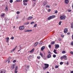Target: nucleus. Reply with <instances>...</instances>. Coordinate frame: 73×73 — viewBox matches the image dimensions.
I'll list each match as a JSON object with an SVG mask.
<instances>
[{
    "instance_id": "44",
    "label": "nucleus",
    "mask_w": 73,
    "mask_h": 73,
    "mask_svg": "<svg viewBox=\"0 0 73 73\" xmlns=\"http://www.w3.org/2000/svg\"><path fill=\"white\" fill-rule=\"evenodd\" d=\"M58 12V11H57L56 10L55 11V13H57Z\"/></svg>"
},
{
    "instance_id": "56",
    "label": "nucleus",
    "mask_w": 73,
    "mask_h": 73,
    "mask_svg": "<svg viewBox=\"0 0 73 73\" xmlns=\"http://www.w3.org/2000/svg\"><path fill=\"white\" fill-rule=\"evenodd\" d=\"M68 12H71V10L69 9L68 10Z\"/></svg>"
},
{
    "instance_id": "32",
    "label": "nucleus",
    "mask_w": 73,
    "mask_h": 73,
    "mask_svg": "<svg viewBox=\"0 0 73 73\" xmlns=\"http://www.w3.org/2000/svg\"><path fill=\"white\" fill-rule=\"evenodd\" d=\"M13 0H10V3H13Z\"/></svg>"
},
{
    "instance_id": "47",
    "label": "nucleus",
    "mask_w": 73,
    "mask_h": 73,
    "mask_svg": "<svg viewBox=\"0 0 73 73\" xmlns=\"http://www.w3.org/2000/svg\"><path fill=\"white\" fill-rule=\"evenodd\" d=\"M71 45H73V41L71 42Z\"/></svg>"
},
{
    "instance_id": "5",
    "label": "nucleus",
    "mask_w": 73,
    "mask_h": 73,
    "mask_svg": "<svg viewBox=\"0 0 73 73\" xmlns=\"http://www.w3.org/2000/svg\"><path fill=\"white\" fill-rule=\"evenodd\" d=\"M25 27L24 26H22L20 27H19V30H23V29H24Z\"/></svg>"
},
{
    "instance_id": "48",
    "label": "nucleus",
    "mask_w": 73,
    "mask_h": 73,
    "mask_svg": "<svg viewBox=\"0 0 73 73\" xmlns=\"http://www.w3.org/2000/svg\"><path fill=\"white\" fill-rule=\"evenodd\" d=\"M62 53H65V51H63L62 52Z\"/></svg>"
},
{
    "instance_id": "20",
    "label": "nucleus",
    "mask_w": 73,
    "mask_h": 73,
    "mask_svg": "<svg viewBox=\"0 0 73 73\" xmlns=\"http://www.w3.org/2000/svg\"><path fill=\"white\" fill-rule=\"evenodd\" d=\"M34 50H35V49L34 48H33V49H32L30 51V53H32L33 52H34Z\"/></svg>"
},
{
    "instance_id": "31",
    "label": "nucleus",
    "mask_w": 73,
    "mask_h": 73,
    "mask_svg": "<svg viewBox=\"0 0 73 73\" xmlns=\"http://www.w3.org/2000/svg\"><path fill=\"white\" fill-rule=\"evenodd\" d=\"M37 24H35L34 26V27H37Z\"/></svg>"
},
{
    "instance_id": "35",
    "label": "nucleus",
    "mask_w": 73,
    "mask_h": 73,
    "mask_svg": "<svg viewBox=\"0 0 73 73\" xmlns=\"http://www.w3.org/2000/svg\"><path fill=\"white\" fill-rule=\"evenodd\" d=\"M19 48H21L20 50H18V52H19L20 50H21V46H19Z\"/></svg>"
},
{
    "instance_id": "9",
    "label": "nucleus",
    "mask_w": 73,
    "mask_h": 73,
    "mask_svg": "<svg viewBox=\"0 0 73 73\" xmlns=\"http://www.w3.org/2000/svg\"><path fill=\"white\" fill-rule=\"evenodd\" d=\"M33 17H28L27 19V20H31L32 19H33Z\"/></svg>"
},
{
    "instance_id": "28",
    "label": "nucleus",
    "mask_w": 73,
    "mask_h": 73,
    "mask_svg": "<svg viewBox=\"0 0 73 73\" xmlns=\"http://www.w3.org/2000/svg\"><path fill=\"white\" fill-rule=\"evenodd\" d=\"M54 42H55L52 41L51 42V44H54Z\"/></svg>"
},
{
    "instance_id": "59",
    "label": "nucleus",
    "mask_w": 73,
    "mask_h": 73,
    "mask_svg": "<svg viewBox=\"0 0 73 73\" xmlns=\"http://www.w3.org/2000/svg\"><path fill=\"white\" fill-rule=\"evenodd\" d=\"M43 59H44V60H46V58L45 57H44L43 58Z\"/></svg>"
},
{
    "instance_id": "53",
    "label": "nucleus",
    "mask_w": 73,
    "mask_h": 73,
    "mask_svg": "<svg viewBox=\"0 0 73 73\" xmlns=\"http://www.w3.org/2000/svg\"><path fill=\"white\" fill-rule=\"evenodd\" d=\"M16 19H19V17H18V16H17L16 17Z\"/></svg>"
},
{
    "instance_id": "12",
    "label": "nucleus",
    "mask_w": 73,
    "mask_h": 73,
    "mask_svg": "<svg viewBox=\"0 0 73 73\" xmlns=\"http://www.w3.org/2000/svg\"><path fill=\"white\" fill-rule=\"evenodd\" d=\"M16 48H17V46L15 47V48L14 49H13L11 51V53H12L13 52H14V51H15V49H16Z\"/></svg>"
},
{
    "instance_id": "46",
    "label": "nucleus",
    "mask_w": 73,
    "mask_h": 73,
    "mask_svg": "<svg viewBox=\"0 0 73 73\" xmlns=\"http://www.w3.org/2000/svg\"><path fill=\"white\" fill-rule=\"evenodd\" d=\"M23 4L25 5H27V4L26 3H25V2H23Z\"/></svg>"
},
{
    "instance_id": "23",
    "label": "nucleus",
    "mask_w": 73,
    "mask_h": 73,
    "mask_svg": "<svg viewBox=\"0 0 73 73\" xmlns=\"http://www.w3.org/2000/svg\"><path fill=\"white\" fill-rule=\"evenodd\" d=\"M29 0H24L23 1V3H25V2H28Z\"/></svg>"
},
{
    "instance_id": "19",
    "label": "nucleus",
    "mask_w": 73,
    "mask_h": 73,
    "mask_svg": "<svg viewBox=\"0 0 73 73\" xmlns=\"http://www.w3.org/2000/svg\"><path fill=\"white\" fill-rule=\"evenodd\" d=\"M5 11H7L8 10V6H6V8L5 9Z\"/></svg>"
},
{
    "instance_id": "2",
    "label": "nucleus",
    "mask_w": 73,
    "mask_h": 73,
    "mask_svg": "<svg viewBox=\"0 0 73 73\" xmlns=\"http://www.w3.org/2000/svg\"><path fill=\"white\" fill-rule=\"evenodd\" d=\"M44 65L45 66V67H43V69L44 70H45L46 69H47V68H48L49 67V64H44Z\"/></svg>"
},
{
    "instance_id": "29",
    "label": "nucleus",
    "mask_w": 73,
    "mask_h": 73,
    "mask_svg": "<svg viewBox=\"0 0 73 73\" xmlns=\"http://www.w3.org/2000/svg\"><path fill=\"white\" fill-rule=\"evenodd\" d=\"M63 58H66V57H67V56L65 55H63Z\"/></svg>"
},
{
    "instance_id": "33",
    "label": "nucleus",
    "mask_w": 73,
    "mask_h": 73,
    "mask_svg": "<svg viewBox=\"0 0 73 73\" xmlns=\"http://www.w3.org/2000/svg\"><path fill=\"white\" fill-rule=\"evenodd\" d=\"M62 22V21H60L59 22V24L60 25H61V24Z\"/></svg>"
},
{
    "instance_id": "57",
    "label": "nucleus",
    "mask_w": 73,
    "mask_h": 73,
    "mask_svg": "<svg viewBox=\"0 0 73 73\" xmlns=\"http://www.w3.org/2000/svg\"><path fill=\"white\" fill-rule=\"evenodd\" d=\"M60 58L62 59H63V58H64V57H63V56L62 57H61Z\"/></svg>"
},
{
    "instance_id": "40",
    "label": "nucleus",
    "mask_w": 73,
    "mask_h": 73,
    "mask_svg": "<svg viewBox=\"0 0 73 73\" xmlns=\"http://www.w3.org/2000/svg\"><path fill=\"white\" fill-rule=\"evenodd\" d=\"M34 23L35 22H34V21H32L30 23V24H31V25H32V24H34Z\"/></svg>"
},
{
    "instance_id": "45",
    "label": "nucleus",
    "mask_w": 73,
    "mask_h": 73,
    "mask_svg": "<svg viewBox=\"0 0 73 73\" xmlns=\"http://www.w3.org/2000/svg\"><path fill=\"white\" fill-rule=\"evenodd\" d=\"M17 73V70H15V73Z\"/></svg>"
},
{
    "instance_id": "21",
    "label": "nucleus",
    "mask_w": 73,
    "mask_h": 73,
    "mask_svg": "<svg viewBox=\"0 0 73 73\" xmlns=\"http://www.w3.org/2000/svg\"><path fill=\"white\" fill-rule=\"evenodd\" d=\"M5 16V14L4 13H2L1 15V17H4V16Z\"/></svg>"
},
{
    "instance_id": "42",
    "label": "nucleus",
    "mask_w": 73,
    "mask_h": 73,
    "mask_svg": "<svg viewBox=\"0 0 73 73\" xmlns=\"http://www.w3.org/2000/svg\"><path fill=\"white\" fill-rule=\"evenodd\" d=\"M60 65H62L63 64V62H60Z\"/></svg>"
},
{
    "instance_id": "41",
    "label": "nucleus",
    "mask_w": 73,
    "mask_h": 73,
    "mask_svg": "<svg viewBox=\"0 0 73 73\" xmlns=\"http://www.w3.org/2000/svg\"><path fill=\"white\" fill-rule=\"evenodd\" d=\"M55 68H58V66L56 65L55 66Z\"/></svg>"
},
{
    "instance_id": "30",
    "label": "nucleus",
    "mask_w": 73,
    "mask_h": 73,
    "mask_svg": "<svg viewBox=\"0 0 73 73\" xmlns=\"http://www.w3.org/2000/svg\"><path fill=\"white\" fill-rule=\"evenodd\" d=\"M53 57L54 58H56V55H53Z\"/></svg>"
},
{
    "instance_id": "15",
    "label": "nucleus",
    "mask_w": 73,
    "mask_h": 73,
    "mask_svg": "<svg viewBox=\"0 0 73 73\" xmlns=\"http://www.w3.org/2000/svg\"><path fill=\"white\" fill-rule=\"evenodd\" d=\"M9 37H7L6 38V40H6V42H9Z\"/></svg>"
},
{
    "instance_id": "1",
    "label": "nucleus",
    "mask_w": 73,
    "mask_h": 73,
    "mask_svg": "<svg viewBox=\"0 0 73 73\" xmlns=\"http://www.w3.org/2000/svg\"><path fill=\"white\" fill-rule=\"evenodd\" d=\"M55 17H56V16H55L54 15H53L51 16H50L47 18V20H51V19H54Z\"/></svg>"
},
{
    "instance_id": "24",
    "label": "nucleus",
    "mask_w": 73,
    "mask_h": 73,
    "mask_svg": "<svg viewBox=\"0 0 73 73\" xmlns=\"http://www.w3.org/2000/svg\"><path fill=\"white\" fill-rule=\"evenodd\" d=\"M47 7H48V8H50V6L48 5H47L46 6V8H47Z\"/></svg>"
},
{
    "instance_id": "64",
    "label": "nucleus",
    "mask_w": 73,
    "mask_h": 73,
    "mask_svg": "<svg viewBox=\"0 0 73 73\" xmlns=\"http://www.w3.org/2000/svg\"><path fill=\"white\" fill-rule=\"evenodd\" d=\"M72 39H73V35L72 36Z\"/></svg>"
},
{
    "instance_id": "4",
    "label": "nucleus",
    "mask_w": 73,
    "mask_h": 73,
    "mask_svg": "<svg viewBox=\"0 0 73 73\" xmlns=\"http://www.w3.org/2000/svg\"><path fill=\"white\" fill-rule=\"evenodd\" d=\"M34 58V55L33 54L29 56V59H32Z\"/></svg>"
},
{
    "instance_id": "54",
    "label": "nucleus",
    "mask_w": 73,
    "mask_h": 73,
    "mask_svg": "<svg viewBox=\"0 0 73 73\" xmlns=\"http://www.w3.org/2000/svg\"><path fill=\"white\" fill-rule=\"evenodd\" d=\"M39 44H40V45H41V44H42V42H40V43H39Z\"/></svg>"
},
{
    "instance_id": "7",
    "label": "nucleus",
    "mask_w": 73,
    "mask_h": 73,
    "mask_svg": "<svg viewBox=\"0 0 73 73\" xmlns=\"http://www.w3.org/2000/svg\"><path fill=\"white\" fill-rule=\"evenodd\" d=\"M5 70H0V73H5Z\"/></svg>"
},
{
    "instance_id": "18",
    "label": "nucleus",
    "mask_w": 73,
    "mask_h": 73,
    "mask_svg": "<svg viewBox=\"0 0 73 73\" xmlns=\"http://www.w3.org/2000/svg\"><path fill=\"white\" fill-rule=\"evenodd\" d=\"M56 51H57V50L54 49V50L53 51V52L55 54H57V52H56Z\"/></svg>"
},
{
    "instance_id": "39",
    "label": "nucleus",
    "mask_w": 73,
    "mask_h": 73,
    "mask_svg": "<svg viewBox=\"0 0 73 73\" xmlns=\"http://www.w3.org/2000/svg\"><path fill=\"white\" fill-rule=\"evenodd\" d=\"M19 13H20V11H18L17 12V15H18Z\"/></svg>"
},
{
    "instance_id": "58",
    "label": "nucleus",
    "mask_w": 73,
    "mask_h": 73,
    "mask_svg": "<svg viewBox=\"0 0 73 73\" xmlns=\"http://www.w3.org/2000/svg\"><path fill=\"white\" fill-rule=\"evenodd\" d=\"M25 32H28V30H25Z\"/></svg>"
},
{
    "instance_id": "43",
    "label": "nucleus",
    "mask_w": 73,
    "mask_h": 73,
    "mask_svg": "<svg viewBox=\"0 0 73 73\" xmlns=\"http://www.w3.org/2000/svg\"><path fill=\"white\" fill-rule=\"evenodd\" d=\"M17 68H18V67H17V66L15 68V70H17Z\"/></svg>"
},
{
    "instance_id": "52",
    "label": "nucleus",
    "mask_w": 73,
    "mask_h": 73,
    "mask_svg": "<svg viewBox=\"0 0 73 73\" xmlns=\"http://www.w3.org/2000/svg\"><path fill=\"white\" fill-rule=\"evenodd\" d=\"M70 54H73V52L72 51H71Z\"/></svg>"
},
{
    "instance_id": "55",
    "label": "nucleus",
    "mask_w": 73,
    "mask_h": 73,
    "mask_svg": "<svg viewBox=\"0 0 73 73\" xmlns=\"http://www.w3.org/2000/svg\"><path fill=\"white\" fill-rule=\"evenodd\" d=\"M61 36L62 37H64V35H61Z\"/></svg>"
},
{
    "instance_id": "16",
    "label": "nucleus",
    "mask_w": 73,
    "mask_h": 73,
    "mask_svg": "<svg viewBox=\"0 0 73 73\" xmlns=\"http://www.w3.org/2000/svg\"><path fill=\"white\" fill-rule=\"evenodd\" d=\"M44 48H45V46H42V48H41V50L42 51V50H44Z\"/></svg>"
},
{
    "instance_id": "37",
    "label": "nucleus",
    "mask_w": 73,
    "mask_h": 73,
    "mask_svg": "<svg viewBox=\"0 0 73 73\" xmlns=\"http://www.w3.org/2000/svg\"><path fill=\"white\" fill-rule=\"evenodd\" d=\"M48 47L50 48H51V45L50 44H49L48 45Z\"/></svg>"
},
{
    "instance_id": "38",
    "label": "nucleus",
    "mask_w": 73,
    "mask_h": 73,
    "mask_svg": "<svg viewBox=\"0 0 73 73\" xmlns=\"http://www.w3.org/2000/svg\"><path fill=\"white\" fill-rule=\"evenodd\" d=\"M28 32H32V30H28Z\"/></svg>"
},
{
    "instance_id": "17",
    "label": "nucleus",
    "mask_w": 73,
    "mask_h": 73,
    "mask_svg": "<svg viewBox=\"0 0 73 73\" xmlns=\"http://www.w3.org/2000/svg\"><path fill=\"white\" fill-rule=\"evenodd\" d=\"M15 68V64H13L11 68L12 69H13Z\"/></svg>"
},
{
    "instance_id": "25",
    "label": "nucleus",
    "mask_w": 73,
    "mask_h": 73,
    "mask_svg": "<svg viewBox=\"0 0 73 73\" xmlns=\"http://www.w3.org/2000/svg\"><path fill=\"white\" fill-rule=\"evenodd\" d=\"M40 55L41 56V57H44V56H43V55L41 52L40 53Z\"/></svg>"
},
{
    "instance_id": "51",
    "label": "nucleus",
    "mask_w": 73,
    "mask_h": 73,
    "mask_svg": "<svg viewBox=\"0 0 73 73\" xmlns=\"http://www.w3.org/2000/svg\"><path fill=\"white\" fill-rule=\"evenodd\" d=\"M47 11H48V12H50V9H48L47 10Z\"/></svg>"
},
{
    "instance_id": "26",
    "label": "nucleus",
    "mask_w": 73,
    "mask_h": 73,
    "mask_svg": "<svg viewBox=\"0 0 73 73\" xmlns=\"http://www.w3.org/2000/svg\"><path fill=\"white\" fill-rule=\"evenodd\" d=\"M30 66H29V65H27V69H29V68Z\"/></svg>"
},
{
    "instance_id": "6",
    "label": "nucleus",
    "mask_w": 73,
    "mask_h": 73,
    "mask_svg": "<svg viewBox=\"0 0 73 73\" xmlns=\"http://www.w3.org/2000/svg\"><path fill=\"white\" fill-rule=\"evenodd\" d=\"M55 49H58V48L60 47V46H59V45H58V44H55Z\"/></svg>"
},
{
    "instance_id": "14",
    "label": "nucleus",
    "mask_w": 73,
    "mask_h": 73,
    "mask_svg": "<svg viewBox=\"0 0 73 73\" xmlns=\"http://www.w3.org/2000/svg\"><path fill=\"white\" fill-rule=\"evenodd\" d=\"M65 4H68V3H69V0H65Z\"/></svg>"
},
{
    "instance_id": "10",
    "label": "nucleus",
    "mask_w": 73,
    "mask_h": 73,
    "mask_svg": "<svg viewBox=\"0 0 73 73\" xmlns=\"http://www.w3.org/2000/svg\"><path fill=\"white\" fill-rule=\"evenodd\" d=\"M67 32H68V29H67V28L65 29L64 30V33H67Z\"/></svg>"
},
{
    "instance_id": "50",
    "label": "nucleus",
    "mask_w": 73,
    "mask_h": 73,
    "mask_svg": "<svg viewBox=\"0 0 73 73\" xmlns=\"http://www.w3.org/2000/svg\"><path fill=\"white\" fill-rule=\"evenodd\" d=\"M16 61V60H14L13 61V63H15V62Z\"/></svg>"
},
{
    "instance_id": "36",
    "label": "nucleus",
    "mask_w": 73,
    "mask_h": 73,
    "mask_svg": "<svg viewBox=\"0 0 73 73\" xmlns=\"http://www.w3.org/2000/svg\"><path fill=\"white\" fill-rule=\"evenodd\" d=\"M37 58H38V59H40V56H37Z\"/></svg>"
},
{
    "instance_id": "11",
    "label": "nucleus",
    "mask_w": 73,
    "mask_h": 73,
    "mask_svg": "<svg viewBox=\"0 0 73 73\" xmlns=\"http://www.w3.org/2000/svg\"><path fill=\"white\" fill-rule=\"evenodd\" d=\"M38 42H36L34 44V46H36L38 45Z\"/></svg>"
},
{
    "instance_id": "49",
    "label": "nucleus",
    "mask_w": 73,
    "mask_h": 73,
    "mask_svg": "<svg viewBox=\"0 0 73 73\" xmlns=\"http://www.w3.org/2000/svg\"><path fill=\"white\" fill-rule=\"evenodd\" d=\"M48 53V54H51V52H50L49 51Z\"/></svg>"
},
{
    "instance_id": "27",
    "label": "nucleus",
    "mask_w": 73,
    "mask_h": 73,
    "mask_svg": "<svg viewBox=\"0 0 73 73\" xmlns=\"http://www.w3.org/2000/svg\"><path fill=\"white\" fill-rule=\"evenodd\" d=\"M21 0H17L16 1L17 2H21Z\"/></svg>"
},
{
    "instance_id": "22",
    "label": "nucleus",
    "mask_w": 73,
    "mask_h": 73,
    "mask_svg": "<svg viewBox=\"0 0 73 73\" xmlns=\"http://www.w3.org/2000/svg\"><path fill=\"white\" fill-rule=\"evenodd\" d=\"M29 22H26L25 23H24L25 25H28V24H29Z\"/></svg>"
},
{
    "instance_id": "34",
    "label": "nucleus",
    "mask_w": 73,
    "mask_h": 73,
    "mask_svg": "<svg viewBox=\"0 0 73 73\" xmlns=\"http://www.w3.org/2000/svg\"><path fill=\"white\" fill-rule=\"evenodd\" d=\"M11 40H13L14 39V37L13 36L11 37Z\"/></svg>"
},
{
    "instance_id": "62",
    "label": "nucleus",
    "mask_w": 73,
    "mask_h": 73,
    "mask_svg": "<svg viewBox=\"0 0 73 73\" xmlns=\"http://www.w3.org/2000/svg\"><path fill=\"white\" fill-rule=\"evenodd\" d=\"M66 64H67V65H69V63H68V62H67L66 63Z\"/></svg>"
},
{
    "instance_id": "3",
    "label": "nucleus",
    "mask_w": 73,
    "mask_h": 73,
    "mask_svg": "<svg viewBox=\"0 0 73 73\" xmlns=\"http://www.w3.org/2000/svg\"><path fill=\"white\" fill-rule=\"evenodd\" d=\"M66 18V16L65 15H62L60 17V20H65Z\"/></svg>"
},
{
    "instance_id": "60",
    "label": "nucleus",
    "mask_w": 73,
    "mask_h": 73,
    "mask_svg": "<svg viewBox=\"0 0 73 73\" xmlns=\"http://www.w3.org/2000/svg\"><path fill=\"white\" fill-rule=\"evenodd\" d=\"M67 35H70V33L68 32L67 33Z\"/></svg>"
},
{
    "instance_id": "61",
    "label": "nucleus",
    "mask_w": 73,
    "mask_h": 73,
    "mask_svg": "<svg viewBox=\"0 0 73 73\" xmlns=\"http://www.w3.org/2000/svg\"><path fill=\"white\" fill-rule=\"evenodd\" d=\"M64 58V60H67V58Z\"/></svg>"
},
{
    "instance_id": "8",
    "label": "nucleus",
    "mask_w": 73,
    "mask_h": 73,
    "mask_svg": "<svg viewBox=\"0 0 73 73\" xmlns=\"http://www.w3.org/2000/svg\"><path fill=\"white\" fill-rule=\"evenodd\" d=\"M47 3H48V2H47V1H45L43 3V6H45V5H46Z\"/></svg>"
},
{
    "instance_id": "63",
    "label": "nucleus",
    "mask_w": 73,
    "mask_h": 73,
    "mask_svg": "<svg viewBox=\"0 0 73 73\" xmlns=\"http://www.w3.org/2000/svg\"><path fill=\"white\" fill-rule=\"evenodd\" d=\"M70 73H73V71H72L70 72Z\"/></svg>"
},
{
    "instance_id": "13",
    "label": "nucleus",
    "mask_w": 73,
    "mask_h": 73,
    "mask_svg": "<svg viewBox=\"0 0 73 73\" xmlns=\"http://www.w3.org/2000/svg\"><path fill=\"white\" fill-rule=\"evenodd\" d=\"M51 57V54H48L47 56V58H49Z\"/></svg>"
}]
</instances>
